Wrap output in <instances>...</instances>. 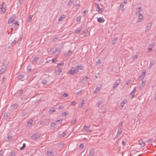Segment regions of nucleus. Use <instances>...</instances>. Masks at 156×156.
<instances>
[{
  "mask_svg": "<svg viewBox=\"0 0 156 156\" xmlns=\"http://www.w3.org/2000/svg\"><path fill=\"white\" fill-rule=\"evenodd\" d=\"M123 122L122 121H121L120 122L118 126V131L117 132V136H120L122 133V125Z\"/></svg>",
  "mask_w": 156,
  "mask_h": 156,
  "instance_id": "obj_1",
  "label": "nucleus"
},
{
  "mask_svg": "<svg viewBox=\"0 0 156 156\" xmlns=\"http://www.w3.org/2000/svg\"><path fill=\"white\" fill-rule=\"evenodd\" d=\"M7 66L8 62L6 61H4L3 62V65L0 70V74H2L5 71Z\"/></svg>",
  "mask_w": 156,
  "mask_h": 156,
  "instance_id": "obj_2",
  "label": "nucleus"
},
{
  "mask_svg": "<svg viewBox=\"0 0 156 156\" xmlns=\"http://www.w3.org/2000/svg\"><path fill=\"white\" fill-rule=\"evenodd\" d=\"M78 72V69H76V68L72 67L71 69L69 71L68 73L70 75H73L75 73Z\"/></svg>",
  "mask_w": 156,
  "mask_h": 156,
  "instance_id": "obj_3",
  "label": "nucleus"
},
{
  "mask_svg": "<svg viewBox=\"0 0 156 156\" xmlns=\"http://www.w3.org/2000/svg\"><path fill=\"white\" fill-rule=\"evenodd\" d=\"M16 16L15 15H13L11 16L9 19L8 23L9 24H10L13 23L14 21L15 20V19L16 18Z\"/></svg>",
  "mask_w": 156,
  "mask_h": 156,
  "instance_id": "obj_4",
  "label": "nucleus"
},
{
  "mask_svg": "<svg viewBox=\"0 0 156 156\" xmlns=\"http://www.w3.org/2000/svg\"><path fill=\"white\" fill-rule=\"evenodd\" d=\"M138 16V19L137 21V22L139 23L141 22L144 20V16L143 15L141 14H139L137 15Z\"/></svg>",
  "mask_w": 156,
  "mask_h": 156,
  "instance_id": "obj_5",
  "label": "nucleus"
},
{
  "mask_svg": "<svg viewBox=\"0 0 156 156\" xmlns=\"http://www.w3.org/2000/svg\"><path fill=\"white\" fill-rule=\"evenodd\" d=\"M120 83V80L119 79L117 80L115 83L113 84V88L117 87Z\"/></svg>",
  "mask_w": 156,
  "mask_h": 156,
  "instance_id": "obj_6",
  "label": "nucleus"
},
{
  "mask_svg": "<svg viewBox=\"0 0 156 156\" xmlns=\"http://www.w3.org/2000/svg\"><path fill=\"white\" fill-rule=\"evenodd\" d=\"M41 134L40 133H37L36 134L33 135L32 136V139L35 140L38 138L40 136Z\"/></svg>",
  "mask_w": 156,
  "mask_h": 156,
  "instance_id": "obj_7",
  "label": "nucleus"
},
{
  "mask_svg": "<svg viewBox=\"0 0 156 156\" xmlns=\"http://www.w3.org/2000/svg\"><path fill=\"white\" fill-rule=\"evenodd\" d=\"M152 23H148L147 26L146 27V29L145 31H148L150 30L151 29L152 26Z\"/></svg>",
  "mask_w": 156,
  "mask_h": 156,
  "instance_id": "obj_8",
  "label": "nucleus"
},
{
  "mask_svg": "<svg viewBox=\"0 0 156 156\" xmlns=\"http://www.w3.org/2000/svg\"><path fill=\"white\" fill-rule=\"evenodd\" d=\"M139 144L141 145V147H144L145 146V143L143 140H142L140 139L139 141Z\"/></svg>",
  "mask_w": 156,
  "mask_h": 156,
  "instance_id": "obj_9",
  "label": "nucleus"
},
{
  "mask_svg": "<svg viewBox=\"0 0 156 156\" xmlns=\"http://www.w3.org/2000/svg\"><path fill=\"white\" fill-rule=\"evenodd\" d=\"M141 8V7H139L138 8H137L136 11V15L137 16V15L140 14Z\"/></svg>",
  "mask_w": 156,
  "mask_h": 156,
  "instance_id": "obj_10",
  "label": "nucleus"
},
{
  "mask_svg": "<svg viewBox=\"0 0 156 156\" xmlns=\"http://www.w3.org/2000/svg\"><path fill=\"white\" fill-rule=\"evenodd\" d=\"M155 62V60H153L151 61V62L149 66L148 67V68L149 69H150L151 68L152 66L154 65Z\"/></svg>",
  "mask_w": 156,
  "mask_h": 156,
  "instance_id": "obj_11",
  "label": "nucleus"
},
{
  "mask_svg": "<svg viewBox=\"0 0 156 156\" xmlns=\"http://www.w3.org/2000/svg\"><path fill=\"white\" fill-rule=\"evenodd\" d=\"M33 120L32 119H30L28 122L27 126L30 127L32 124Z\"/></svg>",
  "mask_w": 156,
  "mask_h": 156,
  "instance_id": "obj_12",
  "label": "nucleus"
},
{
  "mask_svg": "<svg viewBox=\"0 0 156 156\" xmlns=\"http://www.w3.org/2000/svg\"><path fill=\"white\" fill-rule=\"evenodd\" d=\"M10 114L8 113H5L4 114L3 118L4 119H7L9 117Z\"/></svg>",
  "mask_w": 156,
  "mask_h": 156,
  "instance_id": "obj_13",
  "label": "nucleus"
},
{
  "mask_svg": "<svg viewBox=\"0 0 156 156\" xmlns=\"http://www.w3.org/2000/svg\"><path fill=\"white\" fill-rule=\"evenodd\" d=\"M18 106L17 104H14L11 106V108L12 110H14L17 108Z\"/></svg>",
  "mask_w": 156,
  "mask_h": 156,
  "instance_id": "obj_14",
  "label": "nucleus"
},
{
  "mask_svg": "<svg viewBox=\"0 0 156 156\" xmlns=\"http://www.w3.org/2000/svg\"><path fill=\"white\" fill-rule=\"evenodd\" d=\"M136 91V88H134L133 90L130 93V94L132 95V98H133L134 97L135 95L133 94L135 93Z\"/></svg>",
  "mask_w": 156,
  "mask_h": 156,
  "instance_id": "obj_15",
  "label": "nucleus"
},
{
  "mask_svg": "<svg viewBox=\"0 0 156 156\" xmlns=\"http://www.w3.org/2000/svg\"><path fill=\"white\" fill-rule=\"evenodd\" d=\"M127 101L126 100H123L121 103L120 105L122 107H123L124 104L126 103Z\"/></svg>",
  "mask_w": 156,
  "mask_h": 156,
  "instance_id": "obj_16",
  "label": "nucleus"
},
{
  "mask_svg": "<svg viewBox=\"0 0 156 156\" xmlns=\"http://www.w3.org/2000/svg\"><path fill=\"white\" fill-rule=\"evenodd\" d=\"M82 90L80 89V88H78L76 89L75 92V93L76 94H79L81 91Z\"/></svg>",
  "mask_w": 156,
  "mask_h": 156,
  "instance_id": "obj_17",
  "label": "nucleus"
},
{
  "mask_svg": "<svg viewBox=\"0 0 156 156\" xmlns=\"http://www.w3.org/2000/svg\"><path fill=\"white\" fill-rule=\"evenodd\" d=\"M98 21L99 23H103L105 21V20L102 17H100L97 20Z\"/></svg>",
  "mask_w": 156,
  "mask_h": 156,
  "instance_id": "obj_18",
  "label": "nucleus"
},
{
  "mask_svg": "<svg viewBox=\"0 0 156 156\" xmlns=\"http://www.w3.org/2000/svg\"><path fill=\"white\" fill-rule=\"evenodd\" d=\"M62 72V70L60 69H57L55 70V73L57 75H59Z\"/></svg>",
  "mask_w": 156,
  "mask_h": 156,
  "instance_id": "obj_19",
  "label": "nucleus"
},
{
  "mask_svg": "<svg viewBox=\"0 0 156 156\" xmlns=\"http://www.w3.org/2000/svg\"><path fill=\"white\" fill-rule=\"evenodd\" d=\"M56 125L55 123H52L51 124V128L54 129L56 127Z\"/></svg>",
  "mask_w": 156,
  "mask_h": 156,
  "instance_id": "obj_20",
  "label": "nucleus"
},
{
  "mask_svg": "<svg viewBox=\"0 0 156 156\" xmlns=\"http://www.w3.org/2000/svg\"><path fill=\"white\" fill-rule=\"evenodd\" d=\"M74 0H70L68 3V6H70L74 2Z\"/></svg>",
  "mask_w": 156,
  "mask_h": 156,
  "instance_id": "obj_21",
  "label": "nucleus"
},
{
  "mask_svg": "<svg viewBox=\"0 0 156 156\" xmlns=\"http://www.w3.org/2000/svg\"><path fill=\"white\" fill-rule=\"evenodd\" d=\"M88 79V77L87 76L84 77L82 80V81L83 83H85L86 82H87Z\"/></svg>",
  "mask_w": 156,
  "mask_h": 156,
  "instance_id": "obj_22",
  "label": "nucleus"
},
{
  "mask_svg": "<svg viewBox=\"0 0 156 156\" xmlns=\"http://www.w3.org/2000/svg\"><path fill=\"white\" fill-rule=\"evenodd\" d=\"M72 53V51H70L69 50V51L65 55V57L67 56H70L71 54Z\"/></svg>",
  "mask_w": 156,
  "mask_h": 156,
  "instance_id": "obj_23",
  "label": "nucleus"
},
{
  "mask_svg": "<svg viewBox=\"0 0 156 156\" xmlns=\"http://www.w3.org/2000/svg\"><path fill=\"white\" fill-rule=\"evenodd\" d=\"M94 153V150L93 149H92L89 151V155L90 156L93 155Z\"/></svg>",
  "mask_w": 156,
  "mask_h": 156,
  "instance_id": "obj_24",
  "label": "nucleus"
},
{
  "mask_svg": "<svg viewBox=\"0 0 156 156\" xmlns=\"http://www.w3.org/2000/svg\"><path fill=\"white\" fill-rule=\"evenodd\" d=\"M100 90V88H96L95 90L94 91V94H97L98 93Z\"/></svg>",
  "mask_w": 156,
  "mask_h": 156,
  "instance_id": "obj_25",
  "label": "nucleus"
},
{
  "mask_svg": "<svg viewBox=\"0 0 156 156\" xmlns=\"http://www.w3.org/2000/svg\"><path fill=\"white\" fill-rule=\"evenodd\" d=\"M103 103V101L102 100H101L100 101H98L96 104V106L97 107H98L101 104Z\"/></svg>",
  "mask_w": 156,
  "mask_h": 156,
  "instance_id": "obj_26",
  "label": "nucleus"
},
{
  "mask_svg": "<svg viewBox=\"0 0 156 156\" xmlns=\"http://www.w3.org/2000/svg\"><path fill=\"white\" fill-rule=\"evenodd\" d=\"M76 69H78V70L79 69H81L82 70L83 69V66H77Z\"/></svg>",
  "mask_w": 156,
  "mask_h": 156,
  "instance_id": "obj_27",
  "label": "nucleus"
},
{
  "mask_svg": "<svg viewBox=\"0 0 156 156\" xmlns=\"http://www.w3.org/2000/svg\"><path fill=\"white\" fill-rule=\"evenodd\" d=\"M154 142L155 140H154L153 139H150L147 141V143L149 144L151 143L152 142Z\"/></svg>",
  "mask_w": 156,
  "mask_h": 156,
  "instance_id": "obj_28",
  "label": "nucleus"
},
{
  "mask_svg": "<svg viewBox=\"0 0 156 156\" xmlns=\"http://www.w3.org/2000/svg\"><path fill=\"white\" fill-rule=\"evenodd\" d=\"M38 124H40V125H43L44 126L46 124L43 121H41L38 122Z\"/></svg>",
  "mask_w": 156,
  "mask_h": 156,
  "instance_id": "obj_29",
  "label": "nucleus"
},
{
  "mask_svg": "<svg viewBox=\"0 0 156 156\" xmlns=\"http://www.w3.org/2000/svg\"><path fill=\"white\" fill-rule=\"evenodd\" d=\"M145 76V72H143L142 74L140 76V77L144 78Z\"/></svg>",
  "mask_w": 156,
  "mask_h": 156,
  "instance_id": "obj_30",
  "label": "nucleus"
},
{
  "mask_svg": "<svg viewBox=\"0 0 156 156\" xmlns=\"http://www.w3.org/2000/svg\"><path fill=\"white\" fill-rule=\"evenodd\" d=\"M84 100H82L81 102V105L80 106V108H82L84 105Z\"/></svg>",
  "mask_w": 156,
  "mask_h": 156,
  "instance_id": "obj_31",
  "label": "nucleus"
},
{
  "mask_svg": "<svg viewBox=\"0 0 156 156\" xmlns=\"http://www.w3.org/2000/svg\"><path fill=\"white\" fill-rule=\"evenodd\" d=\"M55 53H57V54H58L61 51V50L59 48H56L55 50Z\"/></svg>",
  "mask_w": 156,
  "mask_h": 156,
  "instance_id": "obj_32",
  "label": "nucleus"
},
{
  "mask_svg": "<svg viewBox=\"0 0 156 156\" xmlns=\"http://www.w3.org/2000/svg\"><path fill=\"white\" fill-rule=\"evenodd\" d=\"M104 10V8H101L100 7L99 8V9H98V10L99 13V14L101 12H102Z\"/></svg>",
  "mask_w": 156,
  "mask_h": 156,
  "instance_id": "obj_33",
  "label": "nucleus"
},
{
  "mask_svg": "<svg viewBox=\"0 0 156 156\" xmlns=\"http://www.w3.org/2000/svg\"><path fill=\"white\" fill-rule=\"evenodd\" d=\"M81 18V16H79L77 17L76 18V21L77 22L80 23V21Z\"/></svg>",
  "mask_w": 156,
  "mask_h": 156,
  "instance_id": "obj_34",
  "label": "nucleus"
},
{
  "mask_svg": "<svg viewBox=\"0 0 156 156\" xmlns=\"http://www.w3.org/2000/svg\"><path fill=\"white\" fill-rule=\"evenodd\" d=\"M50 52L52 53V54H54L55 53V51L54 48H52L50 49Z\"/></svg>",
  "mask_w": 156,
  "mask_h": 156,
  "instance_id": "obj_35",
  "label": "nucleus"
},
{
  "mask_svg": "<svg viewBox=\"0 0 156 156\" xmlns=\"http://www.w3.org/2000/svg\"><path fill=\"white\" fill-rule=\"evenodd\" d=\"M66 134V132H64L62 134L60 135V137L61 138L63 137Z\"/></svg>",
  "mask_w": 156,
  "mask_h": 156,
  "instance_id": "obj_36",
  "label": "nucleus"
},
{
  "mask_svg": "<svg viewBox=\"0 0 156 156\" xmlns=\"http://www.w3.org/2000/svg\"><path fill=\"white\" fill-rule=\"evenodd\" d=\"M118 39L117 37H115L114 39L112 40V44H114L115 43V41H117Z\"/></svg>",
  "mask_w": 156,
  "mask_h": 156,
  "instance_id": "obj_37",
  "label": "nucleus"
},
{
  "mask_svg": "<svg viewBox=\"0 0 156 156\" xmlns=\"http://www.w3.org/2000/svg\"><path fill=\"white\" fill-rule=\"evenodd\" d=\"M33 17V15H30L29 16V18L28 19V21L29 22H30L32 20V18Z\"/></svg>",
  "mask_w": 156,
  "mask_h": 156,
  "instance_id": "obj_38",
  "label": "nucleus"
},
{
  "mask_svg": "<svg viewBox=\"0 0 156 156\" xmlns=\"http://www.w3.org/2000/svg\"><path fill=\"white\" fill-rule=\"evenodd\" d=\"M82 28L81 27H80L76 31V33L77 34L79 33L80 32L81 30H82Z\"/></svg>",
  "mask_w": 156,
  "mask_h": 156,
  "instance_id": "obj_39",
  "label": "nucleus"
},
{
  "mask_svg": "<svg viewBox=\"0 0 156 156\" xmlns=\"http://www.w3.org/2000/svg\"><path fill=\"white\" fill-rule=\"evenodd\" d=\"M26 146V144L25 143H23V144L22 146L20 147V150H23L25 148Z\"/></svg>",
  "mask_w": 156,
  "mask_h": 156,
  "instance_id": "obj_40",
  "label": "nucleus"
},
{
  "mask_svg": "<svg viewBox=\"0 0 156 156\" xmlns=\"http://www.w3.org/2000/svg\"><path fill=\"white\" fill-rule=\"evenodd\" d=\"M146 82V81H142L141 84V86L140 87H144L145 85Z\"/></svg>",
  "mask_w": 156,
  "mask_h": 156,
  "instance_id": "obj_41",
  "label": "nucleus"
},
{
  "mask_svg": "<svg viewBox=\"0 0 156 156\" xmlns=\"http://www.w3.org/2000/svg\"><path fill=\"white\" fill-rule=\"evenodd\" d=\"M76 119H75L73 121H71V123H70V126H71L74 125V124H75V123H76Z\"/></svg>",
  "mask_w": 156,
  "mask_h": 156,
  "instance_id": "obj_42",
  "label": "nucleus"
},
{
  "mask_svg": "<svg viewBox=\"0 0 156 156\" xmlns=\"http://www.w3.org/2000/svg\"><path fill=\"white\" fill-rule=\"evenodd\" d=\"M39 59V58L38 57H35L34 59H33V61L36 62H37L38 60Z\"/></svg>",
  "mask_w": 156,
  "mask_h": 156,
  "instance_id": "obj_43",
  "label": "nucleus"
},
{
  "mask_svg": "<svg viewBox=\"0 0 156 156\" xmlns=\"http://www.w3.org/2000/svg\"><path fill=\"white\" fill-rule=\"evenodd\" d=\"M90 127L89 126H84L83 127V129L86 130H88L90 129Z\"/></svg>",
  "mask_w": 156,
  "mask_h": 156,
  "instance_id": "obj_44",
  "label": "nucleus"
},
{
  "mask_svg": "<svg viewBox=\"0 0 156 156\" xmlns=\"http://www.w3.org/2000/svg\"><path fill=\"white\" fill-rule=\"evenodd\" d=\"M123 4V2H122L121 3V4L120 5V8L122 9V11H123L124 10V9H123L124 5Z\"/></svg>",
  "mask_w": 156,
  "mask_h": 156,
  "instance_id": "obj_45",
  "label": "nucleus"
},
{
  "mask_svg": "<svg viewBox=\"0 0 156 156\" xmlns=\"http://www.w3.org/2000/svg\"><path fill=\"white\" fill-rule=\"evenodd\" d=\"M63 17L60 16L59 18L58 19L59 21H62L63 20V19L65 18L64 15H63Z\"/></svg>",
  "mask_w": 156,
  "mask_h": 156,
  "instance_id": "obj_46",
  "label": "nucleus"
},
{
  "mask_svg": "<svg viewBox=\"0 0 156 156\" xmlns=\"http://www.w3.org/2000/svg\"><path fill=\"white\" fill-rule=\"evenodd\" d=\"M131 79H129L127 80V82L126 83V85H128L131 83Z\"/></svg>",
  "mask_w": 156,
  "mask_h": 156,
  "instance_id": "obj_47",
  "label": "nucleus"
},
{
  "mask_svg": "<svg viewBox=\"0 0 156 156\" xmlns=\"http://www.w3.org/2000/svg\"><path fill=\"white\" fill-rule=\"evenodd\" d=\"M55 110L54 108H51L49 109V112H55Z\"/></svg>",
  "mask_w": 156,
  "mask_h": 156,
  "instance_id": "obj_48",
  "label": "nucleus"
},
{
  "mask_svg": "<svg viewBox=\"0 0 156 156\" xmlns=\"http://www.w3.org/2000/svg\"><path fill=\"white\" fill-rule=\"evenodd\" d=\"M1 10L2 12H3V13H4L6 10V8H1Z\"/></svg>",
  "mask_w": 156,
  "mask_h": 156,
  "instance_id": "obj_49",
  "label": "nucleus"
},
{
  "mask_svg": "<svg viewBox=\"0 0 156 156\" xmlns=\"http://www.w3.org/2000/svg\"><path fill=\"white\" fill-rule=\"evenodd\" d=\"M4 8H6L5 4L4 2H3L2 4V7Z\"/></svg>",
  "mask_w": 156,
  "mask_h": 156,
  "instance_id": "obj_50",
  "label": "nucleus"
},
{
  "mask_svg": "<svg viewBox=\"0 0 156 156\" xmlns=\"http://www.w3.org/2000/svg\"><path fill=\"white\" fill-rule=\"evenodd\" d=\"M27 70H29V71H30L31 69V67L30 66H28L27 68Z\"/></svg>",
  "mask_w": 156,
  "mask_h": 156,
  "instance_id": "obj_51",
  "label": "nucleus"
},
{
  "mask_svg": "<svg viewBox=\"0 0 156 156\" xmlns=\"http://www.w3.org/2000/svg\"><path fill=\"white\" fill-rule=\"evenodd\" d=\"M42 83L44 84H46L47 83V81L46 80H43L42 81Z\"/></svg>",
  "mask_w": 156,
  "mask_h": 156,
  "instance_id": "obj_52",
  "label": "nucleus"
},
{
  "mask_svg": "<svg viewBox=\"0 0 156 156\" xmlns=\"http://www.w3.org/2000/svg\"><path fill=\"white\" fill-rule=\"evenodd\" d=\"M13 24L17 25H18V27L19 26V23L16 21H15L14 22H13Z\"/></svg>",
  "mask_w": 156,
  "mask_h": 156,
  "instance_id": "obj_53",
  "label": "nucleus"
},
{
  "mask_svg": "<svg viewBox=\"0 0 156 156\" xmlns=\"http://www.w3.org/2000/svg\"><path fill=\"white\" fill-rule=\"evenodd\" d=\"M68 96V94L66 93H64L62 94V96L64 97H67Z\"/></svg>",
  "mask_w": 156,
  "mask_h": 156,
  "instance_id": "obj_54",
  "label": "nucleus"
},
{
  "mask_svg": "<svg viewBox=\"0 0 156 156\" xmlns=\"http://www.w3.org/2000/svg\"><path fill=\"white\" fill-rule=\"evenodd\" d=\"M27 113V112H26L24 111L21 114V116H24L25 115H26V113Z\"/></svg>",
  "mask_w": 156,
  "mask_h": 156,
  "instance_id": "obj_55",
  "label": "nucleus"
},
{
  "mask_svg": "<svg viewBox=\"0 0 156 156\" xmlns=\"http://www.w3.org/2000/svg\"><path fill=\"white\" fill-rule=\"evenodd\" d=\"M62 115L63 117L66 116V112H65L62 113Z\"/></svg>",
  "mask_w": 156,
  "mask_h": 156,
  "instance_id": "obj_56",
  "label": "nucleus"
},
{
  "mask_svg": "<svg viewBox=\"0 0 156 156\" xmlns=\"http://www.w3.org/2000/svg\"><path fill=\"white\" fill-rule=\"evenodd\" d=\"M76 104V102L74 101H73L71 102L70 105H75Z\"/></svg>",
  "mask_w": 156,
  "mask_h": 156,
  "instance_id": "obj_57",
  "label": "nucleus"
},
{
  "mask_svg": "<svg viewBox=\"0 0 156 156\" xmlns=\"http://www.w3.org/2000/svg\"><path fill=\"white\" fill-rule=\"evenodd\" d=\"M154 43H152V44H151L150 45V46H149V47H150L151 48H152L154 46Z\"/></svg>",
  "mask_w": 156,
  "mask_h": 156,
  "instance_id": "obj_58",
  "label": "nucleus"
},
{
  "mask_svg": "<svg viewBox=\"0 0 156 156\" xmlns=\"http://www.w3.org/2000/svg\"><path fill=\"white\" fill-rule=\"evenodd\" d=\"M64 108V107L62 105H60L58 107V108L59 109H62Z\"/></svg>",
  "mask_w": 156,
  "mask_h": 156,
  "instance_id": "obj_59",
  "label": "nucleus"
},
{
  "mask_svg": "<svg viewBox=\"0 0 156 156\" xmlns=\"http://www.w3.org/2000/svg\"><path fill=\"white\" fill-rule=\"evenodd\" d=\"M101 63V62L99 60L98 61H97V62H96V64L97 65H98V64H99Z\"/></svg>",
  "mask_w": 156,
  "mask_h": 156,
  "instance_id": "obj_60",
  "label": "nucleus"
},
{
  "mask_svg": "<svg viewBox=\"0 0 156 156\" xmlns=\"http://www.w3.org/2000/svg\"><path fill=\"white\" fill-rule=\"evenodd\" d=\"M7 138L9 140H10L12 139V137L10 136H8Z\"/></svg>",
  "mask_w": 156,
  "mask_h": 156,
  "instance_id": "obj_61",
  "label": "nucleus"
},
{
  "mask_svg": "<svg viewBox=\"0 0 156 156\" xmlns=\"http://www.w3.org/2000/svg\"><path fill=\"white\" fill-rule=\"evenodd\" d=\"M138 58V56L136 55H135L133 57V58L134 60L135 58Z\"/></svg>",
  "mask_w": 156,
  "mask_h": 156,
  "instance_id": "obj_62",
  "label": "nucleus"
},
{
  "mask_svg": "<svg viewBox=\"0 0 156 156\" xmlns=\"http://www.w3.org/2000/svg\"><path fill=\"white\" fill-rule=\"evenodd\" d=\"M79 147L80 148H82L83 147L84 145L83 144H81L80 145Z\"/></svg>",
  "mask_w": 156,
  "mask_h": 156,
  "instance_id": "obj_63",
  "label": "nucleus"
},
{
  "mask_svg": "<svg viewBox=\"0 0 156 156\" xmlns=\"http://www.w3.org/2000/svg\"><path fill=\"white\" fill-rule=\"evenodd\" d=\"M16 40H14L11 43V44L12 45H13L14 44H16Z\"/></svg>",
  "mask_w": 156,
  "mask_h": 156,
  "instance_id": "obj_64",
  "label": "nucleus"
}]
</instances>
